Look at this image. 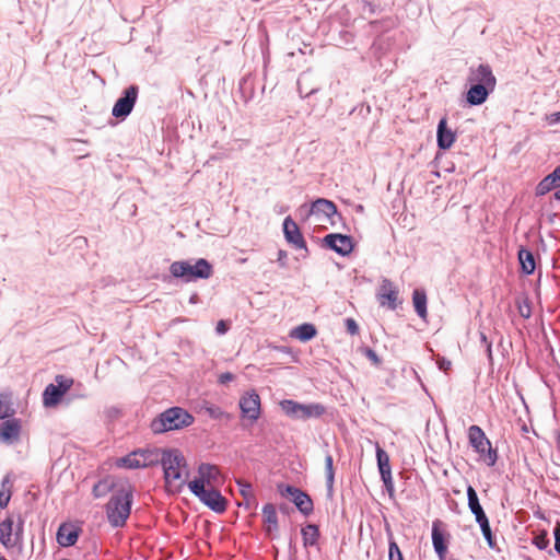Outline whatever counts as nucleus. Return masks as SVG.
Listing matches in <instances>:
<instances>
[{
  "mask_svg": "<svg viewBox=\"0 0 560 560\" xmlns=\"http://www.w3.org/2000/svg\"><path fill=\"white\" fill-rule=\"evenodd\" d=\"M162 467L166 490L172 493L180 492L189 478V469L184 454L177 448L164 450Z\"/></svg>",
  "mask_w": 560,
  "mask_h": 560,
  "instance_id": "nucleus-1",
  "label": "nucleus"
},
{
  "mask_svg": "<svg viewBox=\"0 0 560 560\" xmlns=\"http://www.w3.org/2000/svg\"><path fill=\"white\" fill-rule=\"evenodd\" d=\"M195 418L182 407H171L158 415L149 424L153 434L178 431L190 427Z\"/></svg>",
  "mask_w": 560,
  "mask_h": 560,
  "instance_id": "nucleus-2",
  "label": "nucleus"
},
{
  "mask_svg": "<svg viewBox=\"0 0 560 560\" xmlns=\"http://www.w3.org/2000/svg\"><path fill=\"white\" fill-rule=\"evenodd\" d=\"M131 488L128 483L119 485L114 491L109 502L106 505V514L113 526H121L130 514Z\"/></svg>",
  "mask_w": 560,
  "mask_h": 560,
  "instance_id": "nucleus-3",
  "label": "nucleus"
},
{
  "mask_svg": "<svg viewBox=\"0 0 560 560\" xmlns=\"http://www.w3.org/2000/svg\"><path fill=\"white\" fill-rule=\"evenodd\" d=\"M170 271L173 277L182 278L186 282L209 279L213 273L212 266L203 258L198 259L194 265L189 261H174Z\"/></svg>",
  "mask_w": 560,
  "mask_h": 560,
  "instance_id": "nucleus-4",
  "label": "nucleus"
},
{
  "mask_svg": "<svg viewBox=\"0 0 560 560\" xmlns=\"http://www.w3.org/2000/svg\"><path fill=\"white\" fill-rule=\"evenodd\" d=\"M468 441L475 452L478 453L480 460L489 467L495 465L498 452L492 447L491 442L479 425L474 424L468 428Z\"/></svg>",
  "mask_w": 560,
  "mask_h": 560,
  "instance_id": "nucleus-5",
  "label": "nucleus"
},
{
  "mask_svg": "<svg viewBox=\"0 0 560 560\" xmlns=\"http://www.w3.org/2000/svg\"><path fill=\"white\" fill-rule=\"evenodd\" d=\"M282 411L292 419L307 420L322 417L326 409L322 404H300L291 399L280 401Z\"/></svg>",
  "mask_w": 560,
  "mask_h": 560,
  "instance_id": "nucleus-6",
  "label": "nucleus"
},
{
  "mask_svg": "<svg viewBox=\"0 0 560 560\" xmlns=\"http://www.w3.org/2000/svg\"><path fill=\"white\" fill-rule=\"evenodd\" d=\"M190 491L200 499L208 508L217 513H222L226 510V500L213 487H205L201 481L188 482Z\"/></svg>",
  "mask_w": 560,
  "mask_h": 560,
  "instance_id": "nucleus-7",
  "label": "nucleus"
},
{
  "mask_svg": "<svg viewBox=\"0 0 560 560\" xmlns=\"http://www.w3.org/2000/svg\"><path fill=\"white\" fill-rule=\"evenodd\" d=\"M73 385V378L65 375H57L55 377V384L46 386L43 393V404L47 408L56 407L62 399V397L71 389Z\"/></svg>",
  "mask_w": 560,
  "mask_h": 560,
  "instance_id": "nucleus-8",
  "label": "nucleus"
},
{
  "mask_svg": "<svg viewBox=\"0 0 560 560\" xmlns=\"http://www.w3.org/2000/svg\"><path fill=\"white\" fill-rule=\"evenodd\" d=\"M18 524L14 527V517L8 515L0 522V542L7 549L14 548L22 541L23 520L19 516Z\"/></svg>",
  "mask_w": 560,
  "mask_h": 560,
  "instance_id": "nucleus-9",
  "label": "nucleus"
},
{
  "mask_svg": "<svg viewBox=\"0 0 560 560\" xmlns=\"http://www.w3.org/2000/svg\"><path fill=\"white\" fill-rule=\"evenodd\" d=\"M277 488L282 497H287L292 500L301 513L308 515L313 512V501L307 493L290 485L280 483Z\"/></svg>",
  "mask_w": 560,
  "mask_h": 560,
  "instance_id": "nucleus-10",
  "label": "nucleus"
},
{
  "mask_svg": "<svg viewBox=\"0 0 560 560\" xmlns=\"http://www.w3.org/2000/svg\"><path fill=\"white\" fill-rule=\"evenodd\" d=\"M240 408L243 417L255 422L260 417V397L257 393L250 392L240 399Z\"/></svg>",
  "mask_w": 560,
  "mask_h": 560,
  "instance_id": "nucleus-11",
  "label": "nucleus"
},
{
  "mask_svg": "<svg viewBox=\"0 0 560 560\" xmlns=\"http://www.w3.org/2000/svg\"><path fill=\"white\" fill-rule=\"evenodd\" d=\"M398 295L399 291L397 287L389 279H383L376 294L380 304L395 310L397 307Z\"/></svg>",
  "mask_w": 560,
  "mask_h": 560,
  "instance_id": "nucleus-12",
  "label": "nucleus"
},
{
  "mask_svg": "<svg viewBox=\"0 0 560 560\" xmlns=\"http://www.w3.org/2000/svg\"><path fill=\"white\" fill-rule=\"evenodd\" d=\"M468 82L474 84H481L486 88L495 89L497 78L492 69L488 65H479L477 68L470 69Z\"/></svg>",
  "mask_w": 560,
  "mask_h": 560,
  "instance_id": "nucleus-13",
  "label": "nucleus"
},
{
  "mask_svg": "<svg viewBox=\"0 0 560 560\" xmlns=\"http://www.w3.org/2000/svg\"><path fill=\"white\" fill-rule=\"evenodd\" d=\"M138 95L137 86L126 90L125 96L120 97L113 107V116L124 119L132 109Z\"/></svg>",
  "mask_w": 560,
  "mask_h": 560,
  "instance_id": "nucleus-14",
  "label": "nucleus"
},
{
  "mask_svg": "<svg viewBox=\"0 0 560 560\" xmlns=\"http://www.w3.org/2000/svg\"><path fill=\"white\" fill-rule=\"evenodd\" d=\"M310 213L316 215L320 222H330L332 224V218L337 214V207L330 200L318 198L313 202Z\"/></svg>",
  "mask_w": 560,
  "mask_h": 560,
  "instance_id": "nucleus-15",
  "label": "nucleus"
},
{
  "mask_svg": "<svg viewBox=\"0 0 560 560\" xmlns=\"http://www.w3.org/2000/svg\"><path fill=\"white\" fill-rule=\"evenodd\" d=\"M376 458H377V466H378V470L381 474V478L385 485V488L388 492H393L394 483H393V477H392L389 456L380 446L378 443H376Z\"/></svg>",
  "mask_w": 560,
  "mask_h": 560,
  "instance_id": "nucleus-16",
  "label": "nucleus"
},
{
  "mask_svg": "<svg viewBox=\"0 0 560 560\" xmlns=\"http://www.w3.org/2000/svg\"><path fill=\"white\" fill-rule=\"evenodd\" d=\"M283 233L288 243L292 244L295 248L306 249V242L300 228L291 217H287L283 221Z\"/></svg>",
  "mask_w": 560,
  "mask_h": 560,
  "instance_id": "nucleus-17",
  "label": "nucleus"
},
{
  "mask_svg": "<svg viewBox=\"0 0 560 560\" xmlns=\"http://www.w3.org/2000/svg\"><path fill=\"white\" fill-rule=\"evenodd\" d=\"M324 243L340 255H348L353 249L352 238L342 234H328L324 237Z\"/></svg>",
  "mask_w": 560,
  "mask_h": 560,
  "instance_id": "nucleus-18",
  "label": "nucleus"
},
{
  "mask_svg": "<svg viewBox=\"0 0 560 560\" xmlns=\"http://www.w3.org/2000/svg\"><path fill=\"white\" fill-rule=\"evenodd\" d=\"M21 420L16 418L9 419L0 424V440L11 444L16 442L21 433Z\"/></svg>",
  "mask_w": 560,
  "mask_h": 560,
  "instance_id": "nucleus-19",
  "label": "nucleus"
},
{
  "mask_svg": "<svg viewBox=\"0 0 560 560\" xmlns=\"http://www.w3.org/2000/svg\"><path fill=\"white\" fill-rule=\"evenodd\" d=\"M493 91V89L486 88L481 84L470 83V88L466 93V101L471 106L481 105Z\"/></svg>",
  "mask_w": 560,
  "mask_h": 560,
  "instance_id": "nucleus-20",
  "label": "nucleus"
},
{
  "mask_svg": "<svg viewBox=\"0 0 560 560\" xmlns=\"http://www.w3.org/2000/svg\"><path fill=\"white\" fill-rule=\"evenodd\" d=\"M442 522L440 520H436L432 524V542L435 552L438 553L439 558L441 560H444L446 551H447V545L445 541L444 534L442 532Z\"/></svg>",
  "mask_w": 560,
  "mask_h": 560,
  "instance_id": "nucleus-21",
  "label": "nucleus"
},
{
  "mask_svg": "<svg viewBox=\"0 0 560 560\" xmlns=\"http://www.w3.org/2000/svg\"><path fill=\"white\" fill-rule=\"evenodd\" d=\"M456 140L455 132L447 128V119L443 117L438 125V145L443 150L450 149Z\"/></svg>",
  "mask_w": 560,
  "mask_h": 560,
  "instance_id": "nucleus-22",
  "label": "nucleus"
},
{
  "mask_svg": "<svg viewBox=\"0 0 560 560\" xmlns=\"http://www.w3.org/2000/svg\"><path fill=\"white\" fill-rule=\"evenodd\" d=\"M199 478L194 481H201L205 487H213L220 476L218 466L211 464H201L198 468Z\"/></svg>",
  "mask_w": 560,
  "mask_h": 560,
  "instance_id": "nucleus-23",
  "label": "nucleus"
},
{
  "mask_svg": "<svg viewBox=\"0 0 560 560\" xmlns=\"http://www.w3.org/2000/svg\"><path fill=\"white\" fill-rule=\"evenodd\" d=\"M78 530L71 524L60 525L57 532V541L62 547H70L78 540Z\"/></svg>",
  "mask_w": 560,
  "mask_h": 560,
  "instance_id": "nucleus-24",
  "label": "nucleus"
},
{
  "mask_svg": "<svg viewBox=\"0 0 560 560\" xmlns=\"http://www.w3.org/2000/svg\"><path fill=\"white\" fill-rule=\"evenodd\" d=\"M467 497H468V506H469L471 513L475 515L476 522L483 521L485 518H488L482 506L479 503L477 492L471 486H468V488H467Z\"/></svg>",
  "mask_w": 560,
  "mask_h": 560,
  "instance_id": "nucleus-25",
  "label": "nucleus"
},
{
  "mask_svg": "<svg viewBox=\"0 0 560 560\" xmlns=\"http://www.w3.org/2000/svg\"><path fill=\"white\" fill-rule=\"evenodd\" d=\"M262 520L266 530L271 533L278 529V515L273 504L267 503L262 508Z\"/></svg>",
  "mask_w": 560,
  "mask_h": 560,
  "instance_id": "nucleus-26",
  "label": "nucleus"
},
{
  "mask_svg": "<svg viewBox=\"0 0 560 560\" xmlns=\"http://www.w3.org/2000/svg\"><path fill=\"white\" fill-rule=\"evenodd\" d=\"M412 303L415 311L422 319H427L428 311H427V294L422 289H416L412 292Z\"/></svg>",
  "mask_w": 560,
  "mask_h": 560,
  "instance_id": "nucleus-27",
  "label": "nucleus"
},
{
  "mask_svg": "<svg viewBox=\"0 0 560 560\" xmlns=\"http://www.w3.org/2000/svg\"><path fill=\"white\" fill-rule=\"evenodd\" d=\"M163 451L156 447L142 450V467L163 464Z\"/></svg>",
  "mask_w": 560,
  "mask_h": 560,
  "instance_id": "nucleus-28",
  "label": "nucleus"
},
{
  "mask_svg": "<svg viewBox=\"0 0 560 560\" xmlns=\"http://www.w3.org/2000/svg\"><path fill=\"white\" fill-rule=\"evenodd\" d=\"M317 334V330L313 324H302L294 328L291 332V337L299 339L300 341H308L314 338Z\"/></svg>",
  "mask_w": 560,
  "mask_h": 560,
  "instance_id": "nucleus-29",
  "label": "nucleus"
},
{
  "mask_svg": "<svg viewBox=\"0 0 560 560\" xmlns=\"http://www.w3.org/2000/svg\"><path fill=\"white\" fill-rule=\"evenodd\" d=\"M518 260L521 264V268L523 272L526 275H532L535 271L536 264L534 255L530 250L525 248H520L518 250Z\"/></svg>",
  "mask_w": 560,
  "mask_h": 560,
  "instance_id": "nucleus-30",
  "label": "nucleus"
},
{
  "mask_svg": "<svg viewBox=\"0 0 560 560\" xmlns=\"http://www.w3.org/2000/svg\"><path fill=\"white\" fill-rule=\"evenodd\" d=\"M119 486H117L113 478H105L101 481H98L94 487H93V494L95 498H102L104 495H106L110 490H116L118 489Z\"/></svg>",
  "mask_w": 560,
  "mask_h": 560,
  "instance_id": "nucleus-31",
  "label": "nucleus"
},
{
  "mask_svg": "<svg viewBox=\"0 0 560 560\" xmlns=\"http://www.w3.org/2000/svg\"><path fill=\"white\" fill-rule=\"evenodd\" d=\"M302 537L304 546H314L319 538V529L317 525L308 524L302 528Z\"/></svg>",
  "mask_w": 560,
  "mask_h": 560,
  "instance_id": "nucleus-32",
  "label": "nucleus"
},
{
  "mask_svg": "<svg viewBox=\"0 0 560 560\" xmlns=\"http://www.w3.org/2000/svg\"><path fill=\"white\" fill-rule=\"evenodd\" d=\"M14 412L11 396L9 394H0V420L12 417Z\"/></svg>",
  "mask_w": 560,
  "mask_h": 560,
  "instance_id": "nucleus-33",
  "label": "nucleus"
},
{
  "mask_svg": "<svg viewBox=\"0 0 560 560\" xmlns=\"http://www.w3.org/2000/svg\"><path fill=\"white\" fill-rule=\"evenodd\" d=\"M11 488H12V486L10 483V480L8 477H5L2 480L1 490H0V508L1 509H5L11 500V495H12Z\"/></svg>",
  "mask_w": 560,
  "mask_h": 560,
  "instance_id": "nucleus-34",
  "label": "nucleus"
},
{
  "mask_svg": "<svg viewBox=\"0 0 560 560\" xmlns=\"http://www.w3.org/2000/svg\"><path fill=\"white\" fill-rule=\"evenodd\" d=\"M137 456H138V452L135 451L125 457L117 458L115 460V466L124 467V468H137L139 466Z\"/></svg>",
  "mask_w": 560,
  "mask_h": 560,
  "instance_id": "nucleus-35",
  "label": "nucleus"
},
{
  "mask_svg": "<svg viewBox=\"0 0 560 560\" xmlns=\"http://www.w3.org/2000/svg\"><path fill=\"white\" fill-rule=\"evenodd\" d=\"M325 472H326V481L329 489L334 486L335 470H334V459L331 455H326L325 457Z\"/></svg>",
  "mask_w": 560,
  "mask_h": 560,
  "instance_id": "nucleus-36",
  "label": "nucleus"
},
{
  "mask_svg": "<svg viewBox=\"0 0 560 560\" xmlns=\"http://www.w3.org/2000/svg\"><path fill=\"white\" fill-rule=\"evenodd\" d=\"M236 485H237L238 491H240L241 495L243 497V499H248V500L253 499L254 490L249 482L238 479V480H236Z\"/></svg>",
  "mask_w": 560,
  "mask_h": 560,
  "instance_id": "nucleus-37",
  "label": "nucleus"
},
{
  "mask_svg": "<svg viewBox=\"0 0 560 560\" xmlns=\"http://www.w3.org/2000/svg\"><path fill=\"white\" fill-rule=\"evenodd\" d=\"M477 523L480 525L482 535H483L485 539L487 540L489 547L492 548L494 546V540H493L491 527L489 524V520L485 518L483 521H479Z\"/></svg>",
  "mask_w": 560,
  "mask_h": 560,
  "instance_id": "nucleus-38",
  "label": "nucleus"
},
{
  "mask_svg": "<svg viewBox=\"0 0 560 560\" xmlns=\"http://www.w3.org/2000/svg\"><path fill=\"white\" fill-rule=\"evenodd\" d=\"M553 188L552 182L549 179L548 175L537 185L536 195L544 196L551 191Z\"/></svg>",
  "mask_w": 560,
  "mask_h": 560,
  "instance_id": "nucleus-39",
  "label": "nucleus"
},
{
  "mask_svg": "<svg viewBox=\"0 0 560 560\" xmlns=\"http://www.w3.org/2000/svg\"><path fill=\"white\" fill-rule=\"evenodd\" d=\"M533 544L540 550L546 549L549 545L547 532L544 530L537 534L533 539Z\"/></svg>",
  "mask_w": 560,
  "mask_h": 560,
  "instance_id": "nucleus-40",
  "label": "nucleus"
},
{
  "mask_svg": "<svg viewBox=\"0 0 560 560\" xmlns=\"http://www.w3.org/2000/svg\"><path fill=\"white\" fill-rule=\"evenodd\" d=\"M389 560H404L400 548L394 539L389 540Z\"/></svg>",
  "mask_w": 560,
  "mask_h": 560,
  "instance_id": "nucleus-41",
  "label": "nucleus"
},
{
  "mask_svg": "<svg viewBox=\"0 0 560 560\" xmlns=\"http://www.w3.org/2000/svg\"><path fill=\"white\" fill-rule=\"evenodd\" d=\"M205 410L212 419H221V417L223 416V411L221 410V408L213 405L207 406Z\"/></svg>",
  "mask_w": 560,
  "mask_h": 560,
  "instance_id": "nucleus-42",
  "label": "nucleus"
},
{
  "mask_svg": "<svg viewBox=\"0 0 560 560\" xmlns=\"http://www.w3.org/2000/svg\"><path fill=\"white\" fill-rule=\"evenodd\" d=\"M436 364L439 365V369L443 372L447 373L452 368V362L447 360L444 357L438 355L436 357Z\"/></svg>",
  "mask_w": 560,
  "mask_h": 560,
  "instance_id": "nucleus-43",
  "label": "nucleus"
},
{
  "mask_svg": "<svg viewBox=\"0 0 560 560\" xmlns=\"http://www.w3.org/2000/svg\"><path fill=\"white\" fill-rule=\"evenodd\" d=\"M346 328H347V331L350 335L359 334V326H358L357 322L353 318H347L346 319Z\"/></svg>",
  "mask_w": 560,
  "mask_h": 560,
  "instance_id": "nucleus-44",
  "label": "nucleus"
},
{
  "mask_svg": "<svg viewBox=\"0 0 560 560\" xmlns=\"http://www.w3.org/2000/svg\"><path fill=\"white\" fill-rule=\"evenodd\" d=\"M555 549L560 553V523L558 522L555 526Z\"/></svg>",
  "mask_w": 560,
  "mask_h": 560,
  "instance_id": "nucleus-45",
  "label": "nucleus"
},
{
  "mask_svg": "<svg viewBox=\"0 0 560 560\" xmlns=\"http://www.w3.org/2000/svg\"><path fill=\"white\" fill-rule=\"evenodd\" d=\"M364 353L373 363H375V364L380 363V359H378L377 354L372 349H370V348L365 349Z\"/></svg>",
  "mask_w": 560,
  "mask_h": 560,
  "instance_id": "nucleus-46",
  "label": "nucleus"
},
{
  "mask_svg": "<svg viewBox=\"0 0 560 560\" xmlns=\"http://www.w3.org/2000/svg\"><path fill=\"white\" fill-rule=\"evenodd\" d=\"M234 380V375L230 372L222 373L219 376V383L220 384H226L228 382H231Z\"/></svg>",
  "mask_w": 560,
  "mask_h": 560,
  "instance_id": "nucleus-47",
  "label": "nucleus"
},
{
  "mask_svg": "<svg viewBox=\"0 0 560 560\" xmlns=\"http://www.w3.org/2000/svg\"><path fill=\"white\" fill-rule=\"evenodd\" d=\"M548 177L552 182L553 188L560 187V176H559V173H556V171L553 170V172L551 174H549Z\"/></svg>",
  "mask_w": 560,
  "mask_h": 560,
  "instance_id": "nucleus-48",
  "label": "nucleus"
},
{
  "mask_svg": "<svg viewBox=\"0 0 560 560\" xmlns=\"http://www.w3.org/2000/svg\"><path fill=\"white\" fill-rule=\"evenodd\" d=\"M217 331L219 334H225L228 331V325L224 320H220L218 324H217Z\"/></svg>",
  "mask_w": 560,
  "mask_h": 560,
  "instance_id": "nucleus-49",
  "label": "nucleus"
},
{
  "mask_svg": "<svg viewBox=\"0 0 560 560\" xmlns=\"http://www.w3.org/2000/svg\"><path fill=\"white\" fill-rule=\"evenodd\" d=\"M244 502H245L246 508H248V509H249L252 505H255V504H256V498H255V494H253V499H252V500L244 499Z\"/></svg>",
  "mask_w": 560,
  "mask_h": 560,
  "instance_id": "nucleus-50",
  "label": "nucleus"
},
{
  "mask_svg": "<svg viewBox=\"0 0 560 560\" xmlns=\"http://www.w3.org/2000/svg\"><path fill=\"white\" fill-rule=\"evenodd\" d=\"M556 444H557V448L560 451V432L557 435Z\"/></svg>",
  "mask_w": 560,
  "mask_h": 560,
  "instance_id": "nucleus-51",
  "label": "nucleus"
},
{
  "mask_svg": "<svg viewBox=\"0 0 560 560\" xmlns=\"http://www.w3.org/2000/svg\"><path fill=\"white\" fill-rule=\"evenodd\" d=\"M521 315L525 318H528L530 316V313H529V311H527L526 313H523V310H521Z\"/></svg>",
  "mask_w": 560,
  "mask_h": 560,
  "instance_id": "nucleus-52",
  "label": "nucleus"
},
{
  "mask_svg": "<svg viewBox=\"0 0 560 560\" xmlns=\"http://www.w3.org/2000/svg\"><path fill=\"white\" fill-rule=\"evenodd\" d=\"M553 116H555L556 121H560V110L558 113L553 114Z\"/></svg>",
  "mask_w": 560,
  "mask_h": 560,
  "instance_id": "nucleus-53",
  "label": "nucleus"
},
{
  "mask_svg": "<svg viewBox=\"0 0 560 560\" xmlns=\"http://www.w3.org/2000/svg\"><path fill=\"white\" fill-rule=\"evenodd\" d=\"M555 198L560 201V189L555 192Z\"/></svg>",
  "mask_w": 560,
  "mask_h": 560,
  "instance_id": "nucleus-54",
  "label": "nucleus"
},
{
  "mask_svg": "<svg viewBox=\"0 0 560 560\" xmlns=\"http://www.w3.org/2000/svg\"><path fill=\"white\" fill-rule=\"evenodd\" d=\"M0 560H7L4 557L0 556Z\"/></svg>",
  "mask_w": 560,
  "mask_h": 560,
  "instance_id": "nucleus-55",
  "label": "nucleus"
}]
</instances>
